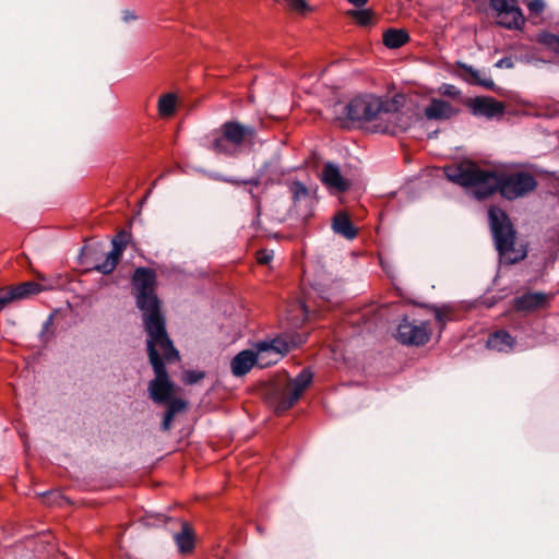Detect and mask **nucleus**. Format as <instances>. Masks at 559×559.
I'll use <instances>...</instances> for the list:
<instances>
[{"instance_id":"obj_1","label":"nucleus","mask_w":559,"mask_h":559,"mask_svg":"<svg viewBox=\"0 0 559 559\" xmlns=\"http://www.w3.org/2000/svg\"><path fill=\"white\" fill-rule=\"evenodd\" d=\"M444 175L450 181L469 189L477 200H484L498 191L502 198L513 201L537 188L536 178L527 171L498 174L466 162L444 167Z\"/></svg>"},{"instance_id":"obj_2","label":"nucleus","mask_w":559,"mask_h":559,"mask_svg":"<svg viewBox=\"0 0 559 559\" xmlns=\"http://www.w3.org/2000/svg\"><path fill=\"white\" fill-rule=\"evenodd\" d=\"M147 352L155 372V378L148 383V394L156 404H164L173 396L174 384L168 378L162 356L167 361H173L179 358V353L167 334H164L163 338L162 336H148Z\"/></svg>"},{"instance_id":"obj_3","label":"nucleus","mask_w":559,"mask_h":559,"mask_svg":"<svg viewBox=\"0 0 559 559\" xmlns=\"http://www.w3.org/2000/svg\"><path fill=\"white\" fill-rule=\"evenodd\" d=\"M136 289V306L143 312L144 326L148 336L167 334L165 320L159 310V301L155 295L156 274L152 269L138 267L133 274Z\"/></svg>"},{"instance_id":"obj_4","label":"nucleus","mask_w":559,"mask_h":559,"mask_svg":"<svg viewBox=\"0 0 559 559\" xmlns=\"http://www.w3.org/2000/svg\"><path fill=\"white\" fill-rule=\"evenodd\" d=\"M255 129L238 121H226L212 134L210 148L216 154L237 156L247 146H252Z\"/></svg>"},{"instance_id":"obj_5","label":"nucleus","mask_w":559,"mask_h":559,"mask_svg":"<svg viewBox=\"0 0 559 559\" xmlns=\"http://www.w3.org/2000/svg\"><path fill=\"white\" fill-rule=\"evenodd\" d=\"M488 217L496 249L500 255L514 262L516 259L508 257V254L513 251L515 240V231L508 215L500 207L491 206L488 211Z\"/></svg>"},{"instance_id":"obj_6","label":"nucleus","mask_w":559,"mask_h":559,"mask_svg":"<svg viewBox=\"0 0 559 559\" xmlns=\"http://www.w3.org/2000/svg\"><path fill=\"white\" fill-rule=\"evenodd\" d=\"M381 98L364 95L353 98L344 106V114L350 121H371L382 111Z\"/></svg>"},{"instance_id":"obj_7","label":"nucleus","mask_w":559,"mask_h":559,"mask_svg":"<svg viewBox=\"0 0 559 559\" xmlns=\"http://www.w3.org/2000/svg\"><path fill=\"white\" fill-rule=\"evenodd\" d=\"M490 5L499 25L508 29H519L524 25L525 20L516 0H490Z\"/></svg>"},{"instance_id":"obj_8","label":"nucleus","mask_w":559,"mask_h":559,"mask_svg":"<svg viewBox=\"0 0 559 559\" xmlns=\"http://www.w3.org/2000/svg\"><path fill=\"white\" fill-rule=\"evenodd\" d=\"M311 381L312 372L308 369H304L295 379L287 383L278 399L276 409L286 411L290 408L310 385Z\"/></svg>"},{"instance_id":"obj_9","label":"nucleus","mask_w":559,"mask_h":559,"mask_svg":"<svg viewBox=\"0 0 559 559\" xmlns=\"http://www.w3.org/2000/svg\"><path fill=\"white\" fill-rule=\"evenodd\" d=\"M430 337L428 323H413L404 319L397 326L396 338L404 345L420 346L426 344Z\"/></svg>"},{"instance_id":"obj_10","label":"nucleus","mask_w":559,"mask_h":559,"mask_svg":"<svg viewBox=\"0 0 559 559\" xmlns=\"http://www.w3.org/2000/svg\"><path fill=\"white\" fill-rule=\"evenodd\" d=\"M471 112L476 117H485L492 119L502 116L504 112V105L489 96H479L468 99L466 103Z\"/></svg>"},{"instance_id":"obj_11","label":"nucleus","mask_w":559,"mask_h":559,"mask_svg":"<svg viewBox=\"0 0 559 559\" xmlns=\"http://www.w3.org/2000/svg\"><path fill=\"white\" fill-rule=\"evenodd\" d=\"M320 179L332 193L344 192L349 188L348 180L342 176L338 166L333 163H326L323 166Z\"/></svg>"},{"instance_id":"obj_12","label":"nucleus","mask_w":559,"mask_h":559,"mask_svg":"<svg viewBox=\"0 0 559 559\" xmlns=\"http://www.w3.org/2000/svg\"><path fill=\"white\" fill-rule=\"evenodd\" d=\"M552 298L551 294L545 293H526L516 297L513 306L519 311H534L546 308Z\"/></svg>"},{"instance_id":"obj_13","label":"nucleus","mask_w":559,"mask_h":559,"mask_svg":"<svg viewBox=\"0 0 559 559\" xmlns=\"http://www.w3.org/2000/svg\"><path fill=\"white\" fill-rule=\"evenodd\" d=\"M306 342V337L301 335H283L266 342L267 348L271 349L273 361H278L292 348L297 347Z\"/></svg>"},{"instance_id":"obj_14","label":"nucleus","mask_w":559,"mask_h":559,"mask_svg":"<svg viewBox=\"0 0 559 559\" xmlns=\"http://www.w3.org/2000/svg\"><path fill=\"white\" fill-rule=\"evenodd\" d=\"M459 112L449 102L432 98L424 109V115L428 120H448Z\"/></svg>"},{"instance_id":"obj_15","label":"nucleus","mask_w":559,"mask_h":559,"mask_svg":"<svg viewBox=\"0 0 559 559\" xmlns=\"http://www.w3.org/2000/svg\"><path fill=\"white\" fill-rule=\"evenodd\" d=\"M254 350L245 349L238 353L230 361V369L235 377H242L255 365Z\"/></svg>"},{"instance_id":"obj_16","label":"nucleus","mask_w":559,"mask_h":559,"mask_svg":"<svg viewBox=\"0 0 559 559\" xmlns=\"http://www.w3.org/2000/svg\"><path fill=\"white\" fill-rule=\"evenodd\" d=\"M515 345L514 337L504 330L492 333L487 341V347L498 352H510Z\"/></svg>"},{"instance_id":"obj_17","label":"nucleus","mask_w":559,"mask_h":559,"mask_svg":"<svg viewBox=\"0 0 559 559\" xmlns=\"http://www.w3.org/2000/svg\"><path fill=\"white\" fill-rule=\"evenodd\" d=\"M333 230L336 234L344 236L346 239H354L357 236V230L353 226L348 215L344 212H338L333 218Z\"/></svg>"},{"instance_id":"obj_18","label":"nucleus","mask_w":559,"mask_h":559,"mask_svg":"<svg viewBox=\"0 0 559 559\" xmlns=\"http://www.w3.org/2000/svg\"><path fill=\"white\" fill-rule=\"evenodd\" d=\"M408 40V33L402 28H389L383 33V44L390 49H397Z\"/></svg>"},{"instance_id":"obj_19","label":"nucleus","mask_w":559,"mask_h":559,"mask_svg":"<svg viewBox=\"0 0 559 559\" xmlns=\"http://www.w3.org/2000/svg\"><path fill=\"white\" fill-rule=\"evenodd\" d=\"M181 531L174 535V539L180 552H189L194 547V537L188 523H180Z\"/></svg>"},{"instance_id":"obj_20","label":"nucleus","mask_w":559,"mask_h":559,"mask_svg":"<svg viewBox=\"0 0 559 559\" xmlns=\"http://www.w3.org/2000/svg\"><path fill=\"white\" fill-rule=\"evenodd\" d=\"M289 192L295 205L302 202L306 204L313 203L312 192L300 181H293L289 183Z\"/></svg>"},{"instance_id":"obj_21","label":"nucleus","mask_w":559,"mask_h":559,"mask_svg":"<svg viewBox=\"0 0 559 559\" xmlns=\"http://www.w3.org/2000/svg\"><path fill=\"white\" fill-rule=\"evenodd\" d=\"M462 68L465 71V73L468 74L471 83L480 85L489 90L493 88L495 83L490 76L486 75L485 73L477 69H474L472 66L464 64L462 66Z\"/></svg>"},{"instance_id":"obj_22","label":"nucleus","mask_w":559,"mask_h":559,"mask_svg":"<svg viewBox=\"0 0 559 559\" xmlns=\"http://www.w3.org/2000/svg\"><path fill=\"white\" fill-rule=\"evenodd\" d=\"M254 356L257 357L255 365L261 368H265L277 362L273 361V355L271 349L267 348L266 342H260L255 345Z\"/></svg>"},{"instance_id":"obj_23","label":"nucleus","mask_w":559,"mask_h":559,"mask_svg":"<svg viewBox=\"0 0 559 559\" xmlns=\"http://www.w3.org/2000/svg\"><path fill=\"white\" fill-rule=\"evenodd\" d=\"M177 97L173 93L162 95L158 99V114L162 117H170L176 109Z\"/></svg>"},{"instance_id":"obj_24","label":"nucleus","mask_w":559,"mask_h":559,"mask_svg":"<svg viewBox=\"0 0 559 559\" xmlns=\"http://www.w3.org/2000/svg\"><path fill=\"white\" fill-rule=\"evenodd\" d=\"M277 4H283L292 12L305 15L313 11V8L306 0H274Z\"/></svg>"},{"instance_id":"obj_25","label":"nucleus","mask_w":559,"mask_h":559,"mask_svg":"<svg viewBox=\"0 0 559 559\" xmlns=\"http://www.w3.org/2000/svg\"><path fill=\"white\" fill-rule=\"evenodd\" d=\"M14 300L23 299L29 295L39 292V285L33 282L22 283L15 287H11Z\"/></svg>"},{"instance_id":"obj_26","label":"nucleus","mask_w":559,"mask_h":559,"mask_svg":"<svg viewBox=\"0 0 559 559\" xmlns=\"http://www.w3.org/2000/svg\"><path fill=\"white\" fill-rule=\"evenodd\" d=\"M350 14L360 26H371L377 22V15L370 9L355 10Z\"/></svg>"},{"instance_id":"obj_27","label":"nucleus","mask_w":559,"mask_h":559,"mask_svg":"<svg viewBox=\"0 0 559 559\" xmlns=\"http://www.w3.org/2000/svg\"><path fill=\"white\" fill-rule=\"evenodd\" d=\"M130 237L131 236L129 233L124 230L119 231L111 241L112 249L110 252L115 253L116 255L122 257V253L130 241Z\"/></svg>"},{"instance_id":"obj_28","label":"nucleus","mask_w":559,"mask_h":559,"mask_svg":"<svg viewBox=\"0 0 559 559\" xmlns=\"http://www.w3.org/2000/svg\"><path fill=\"white\" fill-rule=\"evenodd\" d=\"M121 257L116 255L112 252H109L106 255V259L104 262L95 265L94 270L102 274H110L116 269L117 264L119 263Z\"/></svg>"},{"instance_id":"obj_29","label":"nucleus","mask_w":559,"mask_h":559,"mask_svg":"<svg viewBox=\"0 0 559 559\" xmlns=\"http://www.w3.org/2000/svg\"><path fill=\"white\" fill-rule=\"evenodd\" d=\"M435 317L443 328L448 321L453 320V312L449 307H441L436 309Z\"/></svg>"},{"instance_id":"obj_30","label":"nucleus","mask_w":559,"mask_h":559,"mask_svg":"<svg viewBox=\"0 0 559 559\" xmlns=\"http://www.w3.org/2000/svg\"><path fill=\"white\" fill-rule=\"evenodd\" d=\"M165 404H167V413H171V415H176L183 411L187 406V403L180 399H173L169 397V401H167Z\"/></svg>"},{"instance_id":"obj_31","label":"nucleus","mask_w":559,"mask_h":559,"mask_svg":"<svg viewBox=\"0 0 559 559\" xmlns=\"http://www.w3.org/2000/svg\"><path fill=\"white\" fill-rule=\"evenodd\" d=\"M542 43L550 50L559 55V36L554 34H544Z\"/></svg>"},{"instance_id":"obj_32","label":"nucleus","mask_w":559,"mask_h":559,"mask_svg":"<svg viewBox=\"0 0 559 559\" xmlns=\"http://www.w3.org/2000/svg\"><path fill=\"white\" fill-rule=\"evenodd\" d=\"M14 301L11 287L0 288V310Z\"/></svg>"},{"instance_id":"obj_33","label":"nucleus","mask_w":559,"mask_h":559,"mask_svg":"<svg viewBox=\"0 0 559 559\" xmlns=\"http://www.w3.org/2000/svg\"><path fill=\"white\" fill-rule=\"evenodd\" d=\"M527 9L530 14L537 16L543 13L545 9V2L543 0H530L527 2Z\"/></svg>"},{"instance_id":"obj_34","label":"nucleus","mask_w":559,"mask_h":559,"mask_svg":"<svg viewBox=\"0 0 559 559\" xmlns=\"http://www.w3.org/2000/svg\"><path fill=\"white\" fill-rule=\"evenodd\" d=\"M439 92L440 94L452 98H456L461 94L460 90L452 84H443L442 86H440Z\"/></svg>"},{"instance_id":"obj_35","label":"nucleus","mask_w":559,"mask_h":559,"mask_svg":"<svg viewBox=\"0 0 559 559\" xmlns=\"http://www.w3.org/2000/svg\"><path fill=\"white\" fill-rule=\"evenodd\" d=\"M204 377L202 372L198 371H186L183 373V381L187 384H193L197 383L199 380H201Z\"/></svg>"},{"instance_id":"obj_36","label":"nucleus","mask_w":559,"mask_h":559,"mask_svg":"<svg viewBox=\"0 0 559 559\" xmlns=\"http://www.w3.org/2000/svg\"><path fill=\"white\" fill-rule=\"evenodd\" d=\"M273 259V251L261 250L257 254V260L260 264H269Z\"/></svg>"},{"instance_id":"obj_37","label":"nucleus","mask_w":559,"mask_h":559,"mask_svg":"<svg viewBox=\"0 0 559 559\" xmlns=\"http://www.w3.org/2000/svg\"><path fill=\"white\" fill-rule=\"evenodd\" d=\"M174 415H171V413H165V416H164V419H163V423H162V429L165 430V431H168L171 427V423L174 420Z\"/></svg>"},{"instance_id":"obj_38","label":"nucleus","mask_w":559,"mask_h":559,"mask_svg":"<svg viewBox=\"0 0 559 559\" xmlns=\"http://www.w3.org/2000/svg\"><path fill=\"white\" fill-rule=\"evenodd\" d=\"M497 68H512L513 61L511 58H502L496 63Z\"/></svg>"},{"instance_id":"obj_39","label":"nucleus","mask_w":559,"mask_h":559,"mask_svg":"<svg viewBox=\"0 0 559 559\" xmlns=\"http://www.w3.org/2000/svg\"><path fill=\"white\" fill-rule=\"evenodd\" d=\"M241 182L243 185H248V186H251V187H258L261 183V179H260V177H251L249 179H245Z\"/></svg>"},{"instance_id":"obj_40","label":"nucleus","mask_w":559,"mask_h":559,"mask_svg":"<svg viewBox=\"0 0 559 559\" xmlns=\"http://www.w3.org/2000/svg\"><path fill=\"white\" fill-rule=\"evenodd\" d=\"M298 307L300 308L305 317H308V314L311 312L310 306L307 305L306 302H300Z\"/></svg>"},{"instance_id":"obj_41","label":"nucleus","mask_w":559,"mask_h":559,"mask_svg":"<svg viewBox=\"0 0 559 559\" xmlns=\"http://www.w3.org/2000/svg\"><path fill=\"white\" fill-rule=\"evenodd\" d=\"M123 21L124 22H129V21H132V20H135L136 16L133 12L131 11H124L123 12V16H122Z\"/></svg>"},{"instance_id":"obj_42","label":"nucleus","mask_w":559,"mask_h":559,"mask_svg":"<svg viewBox=\"0 0 559 559\" xmlns=\"http://www.w3.org/2000/svg\"><path fill=\"white\" fill-rule=\"evenodd\" d=\"M224 180L226 182L235 185V186H241V185H243L241 181H243L245 179L225 178Z\"/></svg>"},{"instance_id":"obj_43","label":"nucleus","mask_w":559,"mask_h":559,"mask_svg":"<svg viewBox=\"0 0 559 559\" xmlns=\"http://www.w3.org/2000/svg\"><path fill=\"white\" fill-rule=\"evenodd\" d=\"M348 2L355 7H362L368 2V0H348Z\"/></svg>"},{"instance_id":"obj_44","label":"nucleus","mask_w":559,"mask_h":559,"mask_svg":"<svg viewBox=\"0 0 559 559\" xmlns=\"http://www.w3.org/2000/svg\"><path fill=\"white\" fill-rule=\"evenodd\" d=\"M250 194H251V197H252L255 201H258V199H257V197L254 195V193H253V191H252V190H250Z\"/></svg>"}]
</instances>
